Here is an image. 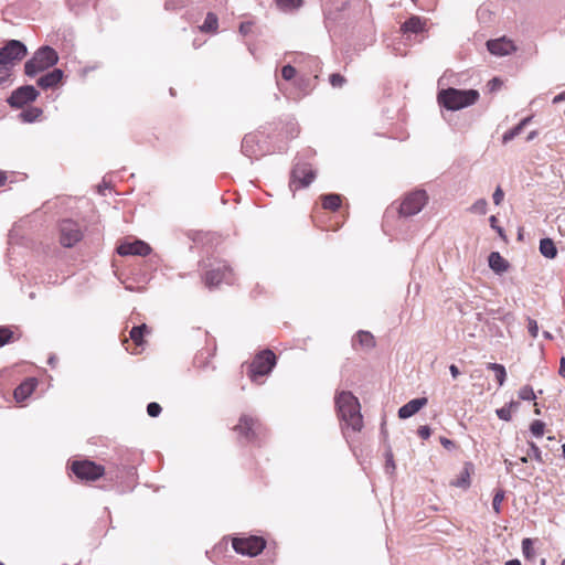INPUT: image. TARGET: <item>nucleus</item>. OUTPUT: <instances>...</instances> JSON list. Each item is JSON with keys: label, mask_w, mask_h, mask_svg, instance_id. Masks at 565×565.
<instances>
[{"label": "nucleus", "mask_w": 565, "mask_h": 565, "mask_svg": "<svg viewBox=\"0 0 565 565\" xmlns=\"http://www.w3.org/2000/svg\"><path fill=\"white\" fill-rule=\"evenodd\" d=\"M334 402L340 420L353 431H361L363 417L359 399L351 392L342 391L335 395Z\"/></svg>", "instance_id": "f257e3e1"}, {"label": "nucleus", "mask_w": 565, "mask_h": 565, "mask_svg": "<svg viewBox=\"0 0 565 565\" xmlns=\"http://www.w3.org/2000/svg\"><path fill=\"white\" fill-rule=\"evenodd\" d=\"M438 103L449 110H458L473 105L479 99V92L476 89L461 90L447 88L438 93Z\"/></svg>", "instance_id": "f03ea898"}, {"label": "nucleus", "mask_w": 565, "mask_h": 565, "mask_svg": "<svg viewBox=\"0 0 565 565\" xmlns=\"http://www.w3.org/2000/svg\"><path fill=\"white\" fill-rule=\"evenodd\" d=\"M25 55L26 47L18 40H11L0 49V84L9 78L11 66Z\"/></svg>", "instance_id": "7ed1b4c3"}, {"label": "nucleus", "mask_w": 565, "mask_h": 565, "mask_svg": "<svg viewBox=\"0 0 565 565\" xmlns=\"http://www.w3.org/2000/svg\"><path fill=\"white\" fill-rule=\"evenodd\" d=\"M232 429L236 434L238 441L244 444L256 443L265 434V428L259 419L249 414L241 415L237 424Z\"/></svg>", "instance_id": "20e7f679"}, {"label": "nucleus", "mask_w": 565, "mask_h": 565, "mask_svg": "<svg viewBox=\"0 0 565 565\" xmlns=\"http://www.w3.org/2000/svg\"><path fill=\"white\" fill-rule=\"evenodd\" d=\"M277 358L271 350L257 353L247 365V376L254 383H260L259 377L268 375L276 365Z\"/></svg>", "instance_id": "39448f33"}, {"label": "nucleus", "mask_w": 565, "mask_h": 565, "mask_svg": "<svg viewBox=\"0 0 565 565\" xmlns=\"http://www.w3.org/2000/svg\"><path fill=\"white\" fill-rule=\"evenodd\" d=\"M68 468L82 482H94L106 475L104 466L88 459H75L70 462Z\"/></svg>", "instance_id": "423d86ee"}, {"label": "nucleus", "mask_w": 565, "mask_h": 565, "mask_svg": "<svg viewBox=\"0 0 565 565\" xmlns=\"http://www.w3.org/2000/svg\"><path fill=\"white\" fill-rule=\"evenodd\" d=\"M58 60L57 53L50 46L39 49L33 57L24 65L25 74L34 76L35 74L53 66Z\"/></svg>", "instance_id": "0eeeda50"}, {"label": "nucleus", "mask_w": 565, "mask_h": 565, "mask_svg": "<svg viewBox=\"0 0 565 565\" xmlns=\"http://www.w3.org/2000/svg\"><path fill=\"white\" fill-rule=\"evenodd\" d=\"M232 547L238 554L254 557L265 550L266 540L263 536L257 535L233 537Z\"/></svg>", "instance_id": "6e6552de"}, {"label": "nucleus", "mask_w": 565, "mask_h": 565, "mask_svg": "<svg viewBox=\"0 0 565 565\" xmlns=\"http://www.w3.org/2000/svg\"><path fill=\"white\" fill-rule=\"evenodd\" d=\"M428 201V195L424 190H416L407 193L401 201L397 209L398 215L408 217L419 213Z\"/></svg>", "instance_id": "1a4fd4ad"}, {"label": "nucleus", "mask_w": 565, "mask_h": 565, "mask_svg": "<svg viewBox=\"0 0 565 565\" xmlns=\"http://www.w3.org/2000/svg\"><path fill=\"white\" fill-rule=\"evenodd\" d=\"M58 230L62 247H73L83 237V232L78 223L73 220H63L60 223Z\"/></svg>", "instance_id": "9d476101"}, {"label": "nucleus", "mask_w": 565, "mask_h": 565, "mask_svg": "<svg viewBox=\"0 0 565 565\" xmlns=\"http://www.w3.org/2000/svg\"><path fill=\"white\" fill-rule=\"evenodd\" d=\"M232 280V269L224 262H217L216 266L206 270L204 275V281L207 287H217L222 282L230 284Z\"/></svg>", "instance_id": "9b49d317"}, {"label": "nucleus", "mask_w": 565, "mask_h": 565, "mask_svg": "<svg viewBox=\"0 0 565 565\" xmlns=\"http://www.w3.org/2000/svg\"><path fill=\"white\" fill-rule=\"evenodd\" d=\"M316 178V172L310 163H297L291 172V185L296 190L308 186Z\"/></svg>", "instance_id": "f8f14e48"}, {"label": "nucleus", "mask_w": 565, "mask_h": 565, "mask_svg": "<svg viewBox=\"0 0 565 565\" xmlns=\"http://www.w3.org/2000/svg\"><path fill=\"white\" fill-rule=\"evenodd\" d=\"M39 96V92L30 85L22 86L15 89L8 99L11 107L21 108L24 105L33 102Z\"/></svg>", "instance_id": "ddd939ff"}, {"label": "nucleus", "mask_w": 565, "mask_h": 565, "mask_svg": "<svg viewBox=\"0 0 565 565\" xmlns=\"http://www.w3.org/2000/svg\"><path fill=\"white\" fill-rule=\"evenodd\" d=\"M487 47L490 53L499 56L511 54L516 50L513 41L504 36L501 39L488 41Z\"/></svg>", "instance_id": "4468645a"}, {"label": "nucleus", "mask_w": 565, "mask_h": 565, "mask_svg": "<svg viewBox=\"0 0 565 565\" xmlns=\"http://www.w3.org/2000/svg\"><path fill=\"white\" fill-rule=\"evenodd\" d=\"M242 150L249 158L263 156V151L259 148V136L256 134L246 135L242 141Z\"/></svg>", "instance_id": "2eb2a0df"}, {"label": "nucleus", "mask_w": 565, "mask_h": 565, "mask_svg": "<svg viewBox=\"0 0 565 565\" xmlns=\"http://www.w3.org/2000/svg\"><path fill=\"white\" fill-rule=\"evenodd\" d=\"M475 468L471 462H465L462 470L460 473L450 481L451 487L468 489L471 484V475L473 473Z\"/></svg>", "instance_id": "dca6fc26"}, {"label": "nucleus", "mask_w": 565, "mask_h": 565, "mask_svg": "<svg viewBox=\"0 0 565 565\" xmlns=\"http://www.w3.org/2000/svg\"><path fill=\"white\" fill-rule=\"evenodd\" d=\"M427 402L428 401L426 397L414 398L409 401L398 409V417L405 419L413 416L414 414L419 412V409L424 407L427 404Z\"/></svg>", "instance_id": "f3484780"}, {"label": "nucleus", "mask_w": 565, "mask_h": 565, "mask_svg": "<svg viewBox=\"0 0 565 565\" xmlns=\"http://www.w3.org/2000/svg\"><path fill=\"white\" fill-rule=\"evenodd\" d=\"M38 382L35 379H26L13 392L18 403L25 401L35 390Z\"/></svg>", "instance_id": "a211bd4d"}, {"label": "nucleus", "mask_w": 565, "mask_h": 565, "mask_svg": "<svg viewBox=\"0 0 565 565\" xmlns=\"http://www.w3.org/2000/svg\"><path fill=\"white\" fill-rule=\"evenodd\" d=\"M147 333H149V329H148L147 324H145V323L141 326L134 327L130 330L129 337L132 340V342L135 343V348L131 350L132 354H139L141 352V350L139 348H141L143 345V343H145L143 337Z\"/></svg>", "instance_id": "6ab92c4d"}, {"label": "nucleus", "mask_w": 565, "mask_h": 565, "mask_svg": "<svg viewBox=\"0 0 565 565\" xmlns=\"http://www.w3.org/2000/svg\"><path fill=\"white\" fill-rule=\"evenodd\" d=\"M63 78V72L58 68L53 70L52 72L46 73L38 79V85L43 88H53L57 86Z\"/></svg>", "instance_id": "aec40b11"}, {"label": "nucleus", "mask_w": 565, "mask_h": 565, "mask_svg": "<svg viewBox=\"0 0 565 565\" xmlns=\"http://www.w3.org/2000/svg\"><path fill=\"white\" fill-rule=\"evenodd\" d=\"M425 29H426V20L422 19L417 15L411 17L401 26V30L404 33H415V34L424 32Z\"/></svg>", "instance_id": "412c9836"}, {"label": "nucleus", "mask_w": 565, "mask_h": 565, "mask_svg": "<svg viewBox=\"0 0 565 565\" xmlns=\"http://www.w3.org/2000/svg\"><path fill=\"white\" fill-rule=\"evenodd\" d=\"M356 344L363 350H371L375 347V339L371 332L361 330L354 337L353 348Z\"/></svg>", "instance_id": "4be33fe9"}, {"label": "nucleus", "mask_w": 565, "mask_h": 565, "mask_svg": "<svg viewBox=\"0 0 565 565\" xmlns=\"http://www.w3.org/2000/svg\"><path fill=\"white\" fill-rule=\"evenodd\" d=\"M21 338V332L18 328L0 326V347L13 343Z\"/></svg>", "instance_id": "5701e85b"}, {"label": "nucleus", "mask_w": 565, "mask_h": 565, "mask_svg": "<svg viewBox=\"0 0 565 565\" xmlns=\"http://www.w3.org/2000/svg\"><path fill=\"white\" fill-rule=\"evenodd\" d=\"M321 206L332 212L338 211L342 205V196L337 193L322 194L320 196Z\"/></svg>", "instance_id": "b1692460"}, {"label": "nucleus", "mask_w": 565, "mask_h": 565, "mask_svg": "<svg viewBox=\"0 0 565 565\" xmlns=\"http://www.w3.org/2000/svg\"><path fill=\"white\" fill-rule=\"evenodd\" d=\"M488 260L490 268L497 274H502L509 269V262L504 259L498 252H492L489 255Z\"/></svg>", "instance_id": "393cba45"}, {"label": "nucleus", "mask_w": 565, "mask_h": 565, "mask_svg": "<svg viewBox=\"0 0 565 565\" xmlns=\"http://www.w3.org/2000/svg\"><path fill=\"white\" fill-rule=\"evenodd\" d=\"M214 356V350L213 349H203L198 352V354L194 358V364L199 369H206L210 365V362L212 358Z\"/></svg>", "instance_id": "a878e982"}, {"label": "nucleus", "mask_w": 565, "mask_h": 565, "mask_svg": "<svg viewBox=\"0 0 565 565\" xmlns=\"http://www.w3.org/2000/svg\"><path fill=\"white\" fill-rule=\"evenodd\" d=\"M532 117H526L522 119L515 127L504 132L502 136V142L508 143L513 140L516 136H519L524 127L531 121Z\"/></svg>", "instance_id": "bb28decb"}, {"label": "nucleus", "mask_w": 565, "mask_h": 565, "mask_svg": "<svg viewBox=\"0 0 565 565\" xmlns=\"http://www.w3.org/2000/svg\"><path fill=\"white\" fill-rule=\"evenodd\" d=\"M42 116V109L39 107H29L20 114V118L24 122H33Z\"/></svg>", "instance_id": "cd10ccee"}, {"label": "nucleus", "mask_w": 565, "mask_h": 565, "mask_svg": "<svg viewBox=\"0 0 565 565\" xmlns=\"http://www.w3.org/2000/svg\"><path fill=\"white\" fill-rule=\"evenodd\" d=\"M218 26V19L216 14L209 12L205 17L204 23L201 25L203 32H215Z\"/></svg>", "instance_id": "c85d7f7f"}, {"label": "nucleus", "mask_w": 565, "mask_h": 565, "mask_svg": "<svg viewBox=\"0 0 565 565\" xmlns=\"http://www.w3.org/2000/svg\"><path fill=\"white\" fill-rule=\"evenodd\" d=\"M488 369L494 372L498 384L502 386L507 380L505 367L499 363H489Z\"/></svg>", "instance_id": "c756f323"}, {"label": "nucleus", "mask_w": 565, "mask_h": 565, "mask_svg": "<svg viewBox=\"0 0 565 565\" xmlns=\"http://www.w3.org/2000/svg\"><path fill=\"white\" fill-rule=\"evenodd\" d=\"M279 9L284 11L295 10L301 7L302 0H276Z\"/></svg>", "instance_id": "7c9ffc66"}, {"label": "nucleus", "mask_w": 565, "mask_h": 565, "mask_svg": "<svg viewBox=\"0 0 565 565\" xmlns=\"http://www.w3.org/2000/svg\"><path fill=\"white\" fill-rule=\"evenodd\" d=\"M117 247L128 248V247H150V246L147 243H145L143 241H140L138 238L126 237L124 241H121L119 243V245H117Z\"/></svg>", "instance_id": "2f4dec72"}, {"label": "nucleus", "mask_w": 565, "mask_h": 565, "mask_svg": "<svg viewBox=\"0 0 565 565\" xmlns=\"http://www.w3.org/2000/svg\"><path fill=\"white\" fill-rule=\"evenodd\" d=\"M519 398L522 401H534L536 395L530 385H524L519 391Z\"/></svg>", "instance_id": "473e14b6"}, {"label": "nucleus", "mask_w": 565, "mask_h": 565, "mask_svg": "<svg viewBox=\"0 0 565 565\" xmlns=\"http://www.w3.org/2000/svg\"><path fill=\"white\" fill-rule=\"evenodd\" d=\"M504 500V491L499 489L495 491L493 500H492V509L497 514L501 512V503Z\"/></svg>", "instance_id": "72a5a7b5"}, {"label": "nucleus", "mask_w": 565, "mask_h": 565, "mask_svg": "<svg viewBox=\"0 0 565 565\" xmlns=\"http://www.w3.org/2000/svg\"><path fill=\"white\" fill-rule=\"evenodd\" d=\"M522 552L526 559H531L534 556L533 542L531 539H524L522 541Z\"/></svg>", "instance_id": "f704fd0d"}, {"label": "nucleus", "mask_w": 565, "mask_h": 565, "mask_svg": "<svg viewBox=\"0 0 565 565\" xmlns=\"http://www.w3.org/2000/svg\"><path fill=\"white\" fill-rule=\"evenodd\" d=\"M544 428H545V424L542 422V420H534L531 426H530V429L532 431V434L536 437H542L543 434H544Z\"/></svg>", "instance_id": "c9c22d12"}, {"label": "nucleus", "mask_w": 565, "mask_h": 565, "mask_svg": "<svg viewBox=\"0 0 565 565\" xmlns=\"http://www.w3.org/2000/svg\"><path fill=\"white\" fill-rule=\"evenodd\" d=\"M529 446H530V450H531V452L529 451V452H527V456H530V457L534 458L536 461H539V462H541V463H542V462H543V457H542V451H541V449H540V448L536 446V444H535V443H533V441H530V443H529Z\"/></svg>", "instance_id": "e433bc0d"}, {"label": "nucleus", "mask_w": 565, "mask_h": 565, "mask_svg": "<svg viewBox=\"0 0 565 565\" xmlns=\"http://www.w3.org/2000/svg\"><path fill=\"white\" fill-rule=\"evenodd\" d=\"M329 81L332 87L335 88H340L347 83L345 77L339 73L331 74Z\"/></svg>", "instance_id": "4c0bfd02"}, {"label": "nucleus", "mask_w": 565, "mask_h": 565, "mask_svg": "<svg viewBox=\"0 0 565 565\" xmlns=\"http://www.w3.org/2000/svg\"><path fill=\"white\" fill-rule=\"evenodd\" d=\"M151 249H117V253L121 256L126 255H138V256H147Z\"/></svg>", "instance_id": "58836bf2"}, {"label": "nucleus", "mask_w": 565, "mask_h": 565, "mask_svg": "<svg viewBox=\"0 0 565 565\" xmlns=\"http://www.w3.org/2000/svg\"><path fill=\"white\" fill-rule=\"evenodd\" d=\"M296 68L291 65H285L281 70V76L286 81H290L296 76Z\"/></svg>", "instance_id": "ea45409f"}, {"label": "nucleus", "mask_w": 565, "mask_h": 565, "mask_svg": "<svg viewBox=\"0 0 565 565\" xmlns=\"http://www.w3.org/2000/svg\"><path fill=\"white\" fill-rule=\"evenodd\" d=\"M161 411H162L161 406H160L158 403H156V402H151V403H149V404H148V406H147V413H148V415H149V416H151V417H157V416H159V414L161 413Z\"/></svg>", "instance_id": "a19ab883"}, {"label": "nucleus", "mask_w": 565, "mask_h": 565, "mask_svg": "<svg viewBox=\"0 0 565 565\" xmlns=\"http://www.w3.org/2000/svg\"><path fill=\"white\" fill-rule=\"evenodd\" d=\"M497 415L500 419H503L507 422L511 420V418H512L511 407H507V405H505L502 408L497 409Z\"/></svg>", "instance_id": "79ce46f5"}, {"label": "nucleus", "mask_w": 565, "mask_h": 565, "mask_svg": "<svg viewBox=\"0 0 565 565\" xmlns=\"http://www.w3.org/2000/svg\"><path fill=\"white\" fill-rule=\"evenodd\" d=\"M502 85H503V82L500 78L494 77L491 81H489V83H488L489 92L494 93V92L499 90L502 87Z\"/></svg>", "instance_id": "37998d69"}, {"label": "nucleus", "mask_w": 565, "mask_h": 565, "mask_svg": "<svg viewBox=\"0 0 565 565\" xmlns=\"http://www.w3.org/2000/svg\"><path fill=\"white\" fill-rule=\"evenodd\" d=\"M417 434L420 438L423 439H428L431 435V430H430V427L427 426V425H424V426H419L418 429H417Z\"/></svg>", "instance_id": "c03bdc74"}, {"label": "nucleus", "mask_w": 565, "mask_h": 565, "mask_svg": "<svg viewBox=\"0 0 565 565\" xmlns=\"http://www.w3.org/2000/svg\"><path fill=\"white\" fill-rule=\"evenodd\" d=\"M504 198V193L500 186H498L493 193V202L494 204L499 205Z\"/></svg>", "instance_id": "a18cd8bd"}, {"label": "nucleus", "mask_w": 565, "mask_h": 565, "mask_svg": "<svg viewBox=\"0 0 565 565\" xmlns=\"http://www.w3.org/2000/svg\"><path fill=\"white\" fill-rule=\"evenodd\" d=\"M253 23L252 22H244L239 25V32L244 35H246L248 32L252 31Z\"/></svg>", "instance_id": "49530a36"}, {"label": "nucleus", "mask_w": 565, "mask_h": 565, "mask_svg": "<svg viewBox=\"0 0 565 565\" xmlns=\"http://www.w3.org/2000/svg\"><path fill=\"white\" fill-rule=\"evenodd\" d=\"M440 444L446 448V449H452L455 448V443L446 437H440Z\"/></svg>", "instance_id": "de8ad7c7"}, {"label": "nucleus", "mask_w": 565, "mask_h": 565, "mask_svg": "<svg viewBox=\"0 0 565 565\" xmlns=\"http://www.w3.org/2000/svg\"><path fill=\"white\" fill-rule=\"evenodd\" d=\"M546 258H554L557 254V249H540Z\"/></svg>", "instance_id": "09e8293b"}, {"label": "nucleus", "mask_w": 565, "mask_h": 565, "mask_svg": "<svg viewBox=\"0 0 565 565\" xmlns=\"http://www.w3.org/2000/svg\"><path fill=\"white\" fill-rule=\"evenodd\" d=\"M449 371H450V374H451V376H452L454 379H457V377L459 376V374H460V371H459L458 366H457V365H455V364H451V365L449 366Z\"/></svg>", "instance_id": "8fccbe9b"}, {"label": "nucleus", "mask_w": 565, "mask_h": 565, "mask_svg": "<svg viewBox=\"0 0 565 565\" xmlns=\"http://www.w3.org/2000/svg\"><path fill=\"white\" fill-rule=\"evenodd\" d=\"M540 247H554L553 241L551 238H542L540 242Z\"/></svg>", "instance_id": "3c124183"}, {"label": "nucleus", "mask_w": 565, "mask_h": 565, "mask_svg": "<svg viewBox=\"0 0 565 565\" xmlns=\"http://www.w3.org/2000/svg\"><path fill=\"white\" fill-rule=\"evenodd\" d=\"M564 100H565V90H564V92H562V93H559V94H557V95L553 98L552 103H553V104H558V103L564 102Z\"/></svg>", "instance_id": "603ef678"}, {"label": "nucleus", "mask_w": 565, "mask_h": 565, "mask_svg": "<svg viewBox=\"0 0 565 565\" xmlns=\"http://www.w3.org/2000/svg\"><path fill=\"white\" fill-rule=\"evenodd\" d=\"M558 373L561 376L565 377V358L561 359Z\"/></svg>", "instance_id": "864d4df0"}, {"label": "nucleus", "mask_w": 565, "mask_h": 565, "mask_svg": "<svg viewBox=\"0 0 565 565\" xmlns=\"http://www.w3.org/2000/svg\"><path fill=\"white\" fill-rule=\"evenodd\" d=\"M530 332L533 337H536L537 334V327H536V323L534 321H531L530 323Z\"/></svg>", "instance_id": "5fc2aeb1"}, {"label": "nucleus", "mask_w": 565, "mask_h": 565, "mask_svg": "<svg viewBox=\"0 0 565 565\" xmlns=\"http://www.w3.org/2000/svg\"><path fill=\"white\" fill-rule=\"evenodd\" d=\"M507 407H511V412L515 411L519 407V402H510Z\"/></svg>", "instance_id": "6e6d98bb"}, {"label": "nucleus", "mask_w": 565, "mask_h": 565, "mask_svg": "<svg viewBox=\"0 0 565 565\" xmlns=\"http://www.w3.org/2000/svg\"><path fill=\"white\" fill-rule=\"evenodd\" d=\"M6 180H7L6 173L0 171V186L4 184Z\"/></svg>", "instance_id": "4d7b16f0"}, {"label": "nucleus", "mask_w": 565, "mask_h": 565, "mask_svg": "<svg viewBox=\"0 0 565 565\" xmlns=\"http://www.w3.org/2000/svg\"><path fill=\"white\" fill-rule=\"evenodd\" d=\"M505 565H521L519 559H511L505 563Z\"/></svg>", "instance_id": "13d9d810"}, {"label": "nucleus", "mask_w": 565, "mask_h": 565, "mask_svg": "<svg viewBox=\"0 0 565 565\" xmlns=\"http://www.w3.org/2000/svg\"><path fill=\"white\" fill-rule=\"evenodd\" d=\"M166 9L167 10H173V9H175V7L172 4V1L168 0L166 2Z\"/></svg>", "instance_id": "bf43d9fd"}, {"label": "nucleus", "mask_w": 565, "mask_h": 565, "mask_svg": "<svg viewBox=\"0 0 565 565\" xmlns=\"http://www.w3.org/2000/svg\"><path fill=\"white\" fill-rule=\"evenodd\" d=\"M536 136V131H531L527 136V140H532Z\"/></svg>", "instance_id": "052dcab7"}, {"label": "nucleus", "mask_w": 565, "mask_h": 565, "mask_svg": "<svg viewBox=\"0 0 565 565\" xmlns=\"http://www.w3.org/2000/svg\"><path fill=\"white\" fill-rule=\"evenodd\" d=\"M534 405H535L534 413H535L536 415H540V414H541V411H540V408H537V404L535 403Z\"/></svg>", "instance_id": "680f3d73"}, {"label": "nucleus", "mask_w": 565, "mask_h": 565, "mask_svg": "<svg viewBox=\"0 0 565 565\" xmlns=\"http://www.w3.org/2000/svg\"><path fill=\"white\" fill-rule=\"evenodd\" d=\"M529 457H530V456H527V455H526V456H524V457H522V458H521V461H522V462H527V458H529Z\"/></svg>", "instance_id": "e2e57ef3"}, {"label": "nucleus", "mask_w": 565, "mask_h": 565, "mask_svg": "<svg viewBox=\"0 0 565 565\" xmlns=\"http://www.w3.org/2000/svg\"><path fill=\"white\" fill-rule=\"evenodd\" d=\"M179 6L182 8L185 6V0H179Z\"/></svg>", "instance_id": "0e129e2a"}, {"label": "nucleus", "mask_w": 565, "mask_h": 565, "mask_svg": "<svg viewBox=\"0 0 565 565\" xmlns=\"http://www.w3.org/2000/svg\"><path fill=\"white\" fill-rule=\"evenodd\" d=\"M562 452H563V457L565 459V444L562 446Z\"/></svg>", "instance_id": "69168bd1"}, {"label": "nucleus", "mask_w": 565, "mask_h": 565, "mask_svg": "<svg viewBox=\"0 0 565 565\" xmlns=\"http://www.w3.org/2000/svg\"><path fill=\"white\" fill-rule=\"evenodd\" d=\"M561 565H565V559L562 561Z\"/></svg>", "instance_id": "338daca9"}, {"label": "nucleus", "mask_w": 565, "mask_h": 565, "mask_svg": "<svg viewBox=\"0 0 565 565\" xmlns=\"http://www.w3.org/2000/svg\"><path fill=\"white\" fill-rule=\"evenodd\" d=\"M0 565H3V564L0 562Z\"/></svg>", "instance_id": "774afa93"}]
</instances>
